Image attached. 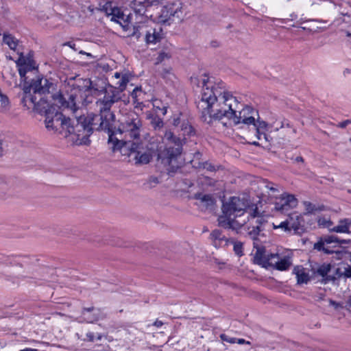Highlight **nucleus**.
I'll list each match as a JSON object with an SVG mask.
<instances>
[{"instance_id":"nucleus-1","label":"nucleus","mask_w":351,"mask_h":351,"mask_svg":"<svg viewBox=\"0 0 351 351\" xmlns=\"http://www.w3.org/2000/svg\"><path fill=\"white\" fill-rule=\"evenodd\" d=\"M191 82L202 87L201 99L197 107L204 122L212 124L226 117L232 120L234 125H255V121L259 118L258 111L249 106L238 110L239 101L226 89L222 81L215 82L204 75L201 80L191 77Z\"/></svg>"},{"instance_id":"nucleus-2","label":"nucleus","mask_w":351,"mask_h":351,"mask_svg":"<svg viewBox=\"0 0 351 351\" xmlns=\"http://www.w3.org/2000/svg\"><path fill=\"white\" fill-rule=\"evenodd\" d=\"M95 105L99 114L86 116L88 119V125L93 126L92 132L94 130L107 132L109 136L108 143L112 145V150L119 151L121 155L129 158V162H133L136 165L149 163L153 158L154 150L148 147L147 143L119 140L114 136L115 115L111 110L114 104H111L109 101H100L95 103Z\"/></svg>"},{"instance_id":"nucleus-3","label":"nucleus","mask_w":351,"mask_h":351,"mask_svg":"<svg viewBox=\"0 0 351 351\" xmlns=\"http://www.w3.org/2000/svg\"><path fill=\"white\" fill-rule=\"evenodd\" d=\"M66 90L65 95L57 94L53 95V105L59 108L71 109L77 112V104L87 105L92 102L90 95L97 98L95 103L100 101H109L115 104V100L119 98L118 91L114 86L108 84L102 79H78Z\"/></svg>"},{"instance_id":"nucleus-4","label":"nucleus","mask_w":351,"mask_h":351,"mask_svg":"<svg viewBox=\"0 0 351 351\" xmlns=\"http://www.w3.org/2000/svg\"><path fill=\"white\" fill-rule=\"evenodd\" d=\"M247 202L244 199L232 197L222 206L223 215L218 217V224L224 229L238 232L248 221V217H244Z\"/></svg>"},{"instance_id":"nucleus-5","label":"nucleus","mask_w":351,"mask_h":351,"mask_svg":"<svg viewBox=\"0 0 351 351\" xmlns=\"http://www.w3.org/2000/svg\"><path fill=\"white\" fill-rule=\"evenodd\" d=\"M93 126L88 125V119L84 115L75 116L72 121V125L69 122L68 130L65 131V136L73 134L77 145H88L90 142L89 137L92 134Z\"/></svg>"},{"instance_id":"nucleus-6","label":"nucleus","mask_w":351,"mask_h":351,"mask_svg":"<svg viewBox=\"0 0 351 351\" xmlns=\"http://www.w3.org/2000/svg\"><path fill=\"white\" fill-rule=\"evenodd\" d=\"M164 139L167 141L166 147L160 152L158 157L164 163L174 167L175 162L182 152V141L174 136L171 131L165 132Z\"/></svg>"},{"instance_id":"nucleus-7","label":"nucleus","mask_w":351,"mask_h":351,"mask_svg":"<svg viewBox=\"0 0 351 351\" xmlns=\"http://www.w3.org/2000/svg\"><path fill=\"white\" fill-rule=\"evenodd\" d=\"M143 125L139 115L135 112H130L124 117L118 128L119 134H124L125 138L134 140L139 138Z\"/></svg>"},{"instance_id":"nucleus-8","label":"nucleus","mask_w":351,"mask_h":351,"mask_svg":"<svg viewBox=\"0 0 351 351\" xmlns=\"http://www.w3.org/2000/svg\"><path fill=\"white\" fill-rule=\"evenodd\" d=\"M45 116L46 128L49 130H53L65 136V131L68 130L71 119L65 118L61 112H59L53 106L46 110Z\"/></svg>"},{"instance_id":"nucleus-9","label":"nucleus","mask_w":351,"mask_h":351,"mask_svg":"<svg viewBox=\"0 0 351 351\" xmlns=\"http://www.w3.org/2000/svg\"><path fill=\"white\" fill-rule=\"evenodd\" d=\"M274 228H280L286 232L293 231V234L301 235L305 231L303 217L297 213H293L278 226L274 224Z\"/></svg>"},{"instance_id":"nucleus-10","label":"nucleus","mask_w":351,"mask_h":351,"mask_svg":"<svg viewBox=\"0 0 351 351\" xmlns=\"http://www.w3.org/2000/svg\"><path fill=\"white\" fill-rule=\"evenodd\" d=\"M182 17V3L178 0L169 1L161 9L159 20L161 23H167L173 21L175 19L180 20Z\"/></svg>"},{"instance_id":"nucleus-11","label":"nucleus","mask_w":351,"mask_h":351,"mask_svg":"<svg viewBox=\"0 0 351 351\" xmlns=\"http://www.w3.org/2000/svg\"><path fill=\"white\" fill-rule=\"evenodd\" d=\"M272 203L274 205L275 210L283 213L295 208L298 201L293 195L284 193L278 197H274Z\"/></svg>"},{"instance_id":"nucleus-12","label":"nucleus","mask_w":351,"mask_h":351,"mask_svg":"<svg viewBox=\"0 0 351 351\" xmlns=\"http://www.w3.org/2000/svg\"><path fill=\"white\" fill-rule=\"evenodd\" d=\"M253 246L256 249L254 254V263L261 265L263 267H268L269 265H272L273 260L278 258V254H266L265 248L259 245L258 242H253Z\"/></svg>"},{"instance_id":"nucleus-13","label":"nucleus","mask_w":351,"mask_h":351,"mask_svg":"<svg viewBox=\"0 0 351 351\" xmlns=\"http://www.w3.org/2000/svg\"><path fill=\"white\" fill-rule=\"evenodd\" d=\"M330 5L333 7L334 14L343 16V21L351 22L349 13L350 5L348 2L343 0H330Z\"/></svg>"},{"instance_id":"nucleus-14","label":"nucleus","mask_w":351,"mask_h":351,"mask_svg":"<svg viewBox=\"0 0 351 351\" xmlns=\"http://www.w3.org/2000/svg\"><path fill=\"white\" fill-rule=\"evenodd\" d=\"M164 34L160 25H156L155 27L146 29L145 34V40L146 44H156L160 42L163 38Z\"/></svg>"},{"instance_id":"nucleus-15","label":"nucleus","mask_w":351,"mask_h":351,"mask_svg":"<svg viewBox=\"0 0 351 351\" xmlns=\"http://www.w3.org/2000/svg\"><path fill=\"white\" fill-rule=\"evenodd\" d=\"M256 131V136L258 140L269 141L268 136L265 132L268 130L269 125L265 121L260 120V117L255 121V125H253Z\"/></svg>"},{"instance_id":"nucleus-16","label":"nucleus","mask_w":351,"mask_h":351,"mask_svg":"<svg viewBox=\"0 0 351 351\" xmlns=\"http://www.w3.org/2000/svg\"><path fill=\"white\" fill-rule=\"evenodd\" d=\"M99 311L94 307L84 308L82 312V318L84 321L93 323L99 318Z\"/></svg>"},{"instance_id":"nucleus-17","label":"nucleus","mask_w":351,"mask_h":351,"mask_svg":"<svg viewBox=\"0 0 351 351\" xmlns=\"http://www.w3.org/2000/svg\"><path fill=\"white\" fill-rule=\"evenodd\" d=\"M351 227V218H346L340 219L339 224L330 228V231L339 233H350V228Z\"/></svg>"},{"instance_id":"nucleus-18","label":"nucleus","mask_w":351,"mask_h":351,"mask_svg":"<svg viewBox=\"0 0 351 351\" xmlns=\"http://www.w3.org/2000/svg\"><path fill=\"white\" fill-rule=\"evenodd\" d=\"M210 239L213 241V245L215 247H219L224 243L227 244L228 240L226 237L222 234L221 231L219 230H214L210 233Z\"/></svg>"},{"instance_id":"nucleus-19","label":"nucleus","mask_w":351,"mask_h":351,"mask_svg":"<svg viewBox=\"0 0 351 351\" xmlns=\"http://www.w3.org/2000/svg\"><path fill=\"white\" fill-rule=\"evenodd\" d=\"M52 86L53 84L49 82L47 79L42 78L35 84L34 87V92L40 94L49 93V88Z\"/></svg>"},{"instance_id":"nucleus-20","label":"nucleus","mask_w":351,"mask_h":351,"mask_svg":"<svg viewBox=\"0 0 351 351\" xmlns=\"http://www.w3.org/2000/svg\"><path fill=\"white\" fill-rule=\"evenodd\" d=\"M331 269V265L330 264H323L317 269V274L322 276L324 283H327L330 281H335L336 277L328 275Z\"/></svg>"},{"instance_id":"nucleus-21","label":"nucleus","mask_w":351,"mask_h":351,"mask_svg":"<svg viewBox=\"0 0 351 351\" xmlns=\"http://www.w3.org/2000/svg\"><path fill=\"white\" fill-rule=\"evenodd\" d=\"M273 264L269 265V267H274L276 269L284 271L289 268L291 265V261L289 257H284L279 260L278 257L273 260Z\"/></svg>"},{"instance_id":"nucleus-22","label":"nucleus","mask_w":351,"mask_h":351,"mask_svg":"<svg viewBox=\"0 0 351 351\" xmlns=\"http://www.w3.org/2000/svg\"><path fill=\"white\" fill-rule=\"evenodd\" d=\"M149 6L146 0H132L130 3L131 8L135 13L143 15L146 10V7Z\"/></svg>"},{"instance_id":"nucleus-23","label":"nucleus","mask_w":351,"mask_h":351,"mask_svg":"<svg viewBox=\"0 0 351 351\" xmlns=\"http://www.w3.org/2000/svg\"><path fill=\"white\" fill-rule=\"evenodd\" d=\"M293 273L296 275L297 281L299 284L307 283L310 279L308 274L302 267H295L293 269Z\"/></svg>"},{"instance_id":"nucleus-24","label":"nucleus","mask_w":351,"mask_h":351,"mask_svg":"<svg viewBox=\"0 0 351 351\" xmlns=\"http://www.w3.org/2000/svg\"><path fill=\"white\" fill-rule=\"evenodd\" d=\"M128 82V77L125 75H123L121 76L120 80L116 83L117 86H114V88L118 91V96L119 98L115 100V104L118 103L122 99V92L125 89Z\"/></svg>"},{"instance_id":"nucleus-25","label":"nucleus","mask_w":351,"mask_h":351,"mask_svg":"<svg viewBox=\"0 0 351 351\" xmlns=\"http://www.w3.org/2000/svg\"><path fill=\"white\" fill-rule=\"evenodd\" d=\"M335 274L338 278H351V266L342 265L336 269Z\"/></svg>"},{"instance_id":"nucleus-26","label":"nucleus","mask_w":351,"mask_h":351,"mask_svg":"<svg viewBox=\"0 0 351 351\" xmlns=\"http://www.w3.org/2000/svg\"><path fill=\"white\" fill-rule=\"evenodd\" d=\"M195 197L196 199L200 200L206 208L213 206L214 204V199L209 194L198 193L195 194Z\"/></svg>"},{"instance_id":"nucleus-27","label":"nucleus","mask_w":351,"mask_h":351,"mask_svg":"<svg viewBox=\"0 0 351 351\" xmlns=\"http://www.w3.org/2000/svg\"><path fill=\"white\" fill-rule=\"evenodd\" d=\"M172 53L169 47H165L158 53V56L156 58V64L161 63L165 60H169L171 58Z\"/></svg>"},{"instance_id":"nucleus-28","label":"nucleus","mask_w":351,"mask_h":351,"mask_svg":"<svg viewBox=\"0 0 351 351\" xmlns=\"http://www.w3.org/2000/svg\"><path fill=\"white\" fill-rule=\"evenodd\" d=\"M3 41L12 50H15L18 45V40L11 34H4Z\"/></svg>"},{"instance_id":"nucleus-29","label":"nucleus","mask_w":351,"mask_h":351,"mask_svg":"<svg viewBox=\"0 0 351 351\" xmlns=\"http://www.w3.org/2000/svg\"><path fill=\"white\" fill-rule=\"evenodd\" d=\"M345 24H350V25H343V28L348 27L347 29H346V34L348 36H351V22H346L343 21V16H341L340 17H336L335 20L333 21V24L336 26H340Z\"/></svg>"},{"instance_id":"nucleus-30","label":"nucleus","mask_w":351,"mask_h":351,"mask_svg":"<svg viewBox=\"0 0 351 351\" xmlns=\"http://www.w3.org/2000/svg\"><path fill=\"white\" fill-rule=\"evenodd\" d=\"M323 242H324V245H328L330 243H337V244H341V243H347L348 241L346 240H339V238L337 236L334 235H330V236H326L322 238H321Z\"/></svg>"},{"instance_id":"nucleus-31","label":"nucleus","mask_w":351,"mask_h":351,"mask_svg":"<svg viewBox=\"0 0 351 351\" xmlns=\"http://www.w3.org/2000/svg\"><path fill=\"white\" fill-rule=\"evenodd\" d=\"M265 187L268 190L267 191L268 193V195L269 196L271 200L273 202L274 200V197H278L276 193L280 192L278 189L275 186L274 184L269 182H266Z\"/></svg>"},{"instance_id":"nucleus-32","label":"nucleus","mask_w":351,"mask_h":351,"mask_svg":"<svg viewBox=\"0 0 351 351\" xmlns=\"http://www.w3.org/2000/svg\"><path fill=\"white\" fill-rule=\"evenodd\" d=\"M146 29L144 25L133 26V30L130 36L138 40L142 34H145Z\"/></svg>"},{"instance_id":"nucleus-33","label":"nucleus","mask_w":351,"mask_h":351,"mask_svg":"<svg viewBox=\"0 0 351 351\" xmlns=\"http://www.w3.org/2000/svg\"><path fill=\"white\" fill-rule=\"evenodd\" d=\"M110 10L112 12L108 13L109 16H111V21L119 22V19H122L123 18V14L118 8L114 7V8H110Z\"/></svg>"},{"instance_id":"nucleus-34","label":"nucleus","mask_w":351,"mask_h":351,"mask_svg":"<svg viewBox=\"0 0 351 351\" xmlns=\"http://www.w3.org/2000/svg\"><path fill=\"white\" fill-rule=\"evenodd\" d=\"M263 230L260 226H254L252 229H249L248 234L254 242H258L257 237L260 234V232Z\"/></svg>"},{"instance_id":"nucleus-35","label":"nucleus","mask_w":351,"mask_h":351,"mask_svg":"<svg viewBox=\"0 0 351 351\" xmlns=\"http://www.w3.org/2000/svg\"><path fill=\"white\" fill-rule=\"evenodd\" d=\"M314 249L318 251H323L325 254H332L334 252L333 250L325 246L324 242H323L322 239L314 244Z\"/></svg>"},{"instance_id":"nucleus-36","label":"nucleus","mask_w":351,"mask_h":351,"mask_svg":"<svg viewBox=\"0 0 351 351\" xmlns=\"http://www.w3.org/2000/svg\"><path fill=\"white\" fill-rule=\"evenodd\" d=\"M197 168L202 169H206V171H210V172H214L218 169V167L213 165L212 163H210L208 161H206L204 162H199Z\"/></svg>"},{"instance_id":"nucleus-37","label":"nucleus","mask_w":351,"mask_h":351,"mask_svg":"<svg viewBox=\"0 0 351 351\" xmlns=\"http://www.w3.org/2000/svg\"><path fill=\"white\" fill-rule=\"evenodd\" d=\"M0 112H5L9 109V99L8 97L5 95H0Z\"/></svg>"},{"instance_id":"nucleus-38","label":"nucleus","mask_w":351,"mask_h":351,"mask_svg":"<svg viewBox=\"0 0 351 351\" xmlns=\"http://www.w3.org/2000/svg\"><path fill=\"white\" fill-rule=\"evenodd\" d=\"M31 57H25L23 56V53H19V58L16 61V64L19 66H25L29 64L32 62Z\"/></svg>"},{"instance_id":"nucleus-39","label":"nucleus","mask_w":351,"mask_h":351,"mask_svg":"<svg viewBox=\"0 0 351 351\" xmlns=\"http://www.w3.org/2000/svg\"><path fill=\"white\" fill-rule=\"evenodd\" d=\"M86 338L83 339V341L93 342L95 339L101 340L102 335L99 333H97L95 335L92 332H88L86 333Z\"/></svg>"},{"instance_id":"nucleus-40","label":"nucleus","mask_w":351,"mask_h":351,"mask_svg":"<svg viewBox=\"0 0 351 351\" xmlns=\"http://www.w3.org/2000/svg\"><path fill=\"white\" fill-rule=\"evenodd\" d=\"M151 124L154 128H160L163 126V121L160 118L154 117L151 121Z\"/></svg>"},{"instance_id":"nucleus-41","label":"nucleus","mask_w":351,"mask_h":351,"mask_svg":"<svg viewBox=\"0 0 351 351\" xmlns=\"http://www.w3.org/2000/svg\"><path fill=\"white\" fill-rule=\"evenodd\" d=\"M234 251L238 256L243 255V244L241 242H234Z\"/></svg>"},{"instance_id":"nucleus-42","label":"nucleus","mask_w":351,"mask_h":351,"mask_svg":"<svg viewBox=\"0 0 351 351\" xmlns=\"http://www.w3.org/2000/svg\"><path fill=\"white\" fill-rule=\"evenodd\" d=\"M220 338L222 341H226V342H229L230 343H236V340L237 339L236 338H233V337H230L228 336H227L225 334H221L220 335Z\"/></svg>"},{"instance_id":"nucleus-43","label":"nucleus","mask_w":351,"mask_h":351,"mask_svg":"<svg viewBox=\"0 0 351 351\" xmlns=\"http://www.w3.org/2000/svg\"><path fill=\"white\" fill-rule=\"evenodd\" d=\"M95 347V350L96 351H108L109 349H110L109 346L107 345V344H106V345H103V344L96 345Z\"/></svg>"},{"instance_id":"nucleus-44","label":"nucleus","mask_w":351,"mask_h":351,"mask_svg":"<svg viewBox=\"0 0 351 351\" xmlns=\"http://www.w3.org/2000/svg\"><path fill=\"white\" fill-rule=\"evenodd\" d=\"M110 8H114V7H112V3L111 2H107L105 3V5L103 6V10L105 11L106 14L109 16V13L108 12H112L111 10H110Z\"/></svg>"},{"instance_id":"nucleus-45","label":"nucleus","mask_w":351,"mask_h":351,"mask_svg":"<svg viewBox=\"0 0 351 351\" xmlns=\"http://www.w3.org/2000/svg\"><path fill=\"white\" fill-rule=\"evenodd\" d=\"M182 130H184L185 132H186L188 134H191L192 132L193 128L191 125H188V123H183L182 125Z\"/></svg>"},{"instance_id":"nucleus-46","label":"nucleus","mask_w":351,"mask_h":351,"mask_svg":"<svg viewBox=\"0 0 351 351\" xmlns=\"http://www.w3.org/2000/svg\"><path fill=\"white\" fill-rule=\"evenodd\" d=\"M319 224H322V225H324L325 227L328 228H330V226H332V222L330 221V220L327 221L325 219H319Z\"/></svg>"},{"instance_id":"nucleus-47","label":"nucleus","mask_w":351,"mask_h":351,"mask_svg":"<svg viewBox=\"0 0 351 351\" xmlns=\"http://www.w3.org/2000/svg\"><path fill=\"white\" fill-rule=\"evenodd\" d=\"M304 204L306 207V210L308 213H312L315 210V206L313 205L311 202H304Z\"/></svg>"},{"instance_id":"nucleus-48","label":"nucleus","mask_w":351,"mask_h":351,"mask_svg":"<svg viewBox=\"0 0 351 351\" xmlns=\"http://www.w3.org/2000/svg\"><path fill=\"white\" fill-rule=\"evenodd\" d=\"M350 123H351V120H346L338 123L337 127L341 128H345Z\"/></svg>"},{"instance_id":"nucleus-49","label":"nucleus","mask_w":351,"mask_h":351,"mask_svg":"<svg viewBox=\"0 0 351 351\" xmlns=\"http://www.w3.org/2000/svg\"><path fill=\"white\" fill-rule=\"evenodd\" d=\"M259 214H260V213H259V211H258V208H257V207H256V208L254 209L253 212L251 213V215H251V217H252V218H256V217H258L260 216V215H259Z\"/></svg>"},{"instance_id":"nucleus-50","label":"nucleus","mask_w":351,"mask_h":351,"mask_svg":"<svg viewBox=\"0 0 351 351\" xmlns=\"http://www.w3.org/2000/svg\"><path fill=\"white\" fill-rule=\"evenodd\" d=\"M329 302H330V304L331 306H334V308L335 309H337L338 308L341 307V305L339 303H337V302H335V301H333L332 300H330Z\"/></svg>"},{"instance_id":"nucleus-51","label":"nucleus","mask_w":351,"mask_h":351,"mask_svg":"<svg viewBox=\"0 0 351 351\" xmlns=\"http://www.w3.org/2000/svg\"><path fill=\"white\" fill-rule=\"evenodd\" d=\"M236 343H237L239 344H243V343L248 344V345L250 344V341H245L244 339H237Z\"/></svg>"},{"instance_id":"nucleus-52","label":"nucleus","mask_w":351,"mask_h":351,"mask_svg":"<svg viewBox=\"0 0 351 351\" xmlns=\"http://www.w3.org/2000/svg\"><path fill=\"white\" fill-rule=\"evenodd\" d=\"M264 222L265 220L263 217H260V216L257 217V219L256 221V223H257L256 226H260L261 227Z\"/></svg>"},{"instance_id":"nucleus-53","label":"nucleus","mask_w":351,"mask_h":351,"mask_svg":"<svg viewBox=\"0 0 351 351\" xmlns=\"http://www.w3.org/2000/svg\"><path fill=\"white\" fill-rule=\"evenodd\" d=\"M126 332L128 335H131V334L136 335V334L140 333L139 331L137 329H136V328H132L130 330H127Z\"/></svg>"},{"instance_id":"nucleus-54","label":"nucleus","mask_w":351,"mask_h":351,"mask_svg":"<svg viewBox=\"0 0 351 351\" xmlns=\"http://www.w3.org/2000/svg\"><path fill=\"white\" fill-rule=\"evenodd\" d=\"M205 180L208 185L213 186L214 184L215 181L213 179L206 177Z\"/></svg>"},{"instance_id":"nucleus-55","label":"nucleus","mask_w":351,"mask_h":351,"mask_svg":"<svg viewBox=\"0 0 351 351\" xmlns=\"http://www.w3.org/2000/svg\"><path fill=\"white\" fill-rule=\"evenodd\" d=\"M162 0H146L147 5H149V6L152 5L155 3H159Z\"/></svg>"},{"instance_id":"nucleus-56","label":"nucleus","mask_w":351,"mask_h":351,"mask_svg":"<svg viewBox=\"0 0 351 351\" xmlns=\"http://www.w3.org/2000/svg\"><path fill=\"white\" fill-rule=\"evenodd\" d=\"M180 123V117L173 119V125L178 126Z\"/></svg>"},{"instance_id":"nucleus-57","label":"nucleus","mask_w":351,"mask_h":351,"mask_svg":"<svg viewBox=\"0 0 351 351\" xmlns=\"http://www.w3.org/2000/svg\"><path fill=\"white\" fill-rule=\"evenodd\" d=\"M154 325L156 326V327H160L163 325V323L161 321L156 320L154 322Z\"/></svg>"},{"instance_id":"nucleus-58","label":"nucleus","mask_w":351,"mask_h":351,"mask_svg":"<svg viewBox=\"0 0 351 351\" xmlns=\"http://www.w3.org/2000/svg\"><path fill=\"white\" fill-rule=\"evenodd\" d=\"M19 75H20L21 77L24 76V75H25V71H23L22 69H19Z\"/></svg>"},{"instance_id":"nucleus-59","label":"nucleus","mask_w":351,"mask_h":351,"mask_svg":"<svg viewBox=\"0 0 351 351\" xmlns=\"http://www.w3.org/2000/svg\"><path fill=\"white\" fill-rule=\"evenodd\" d=\"M295 161L296 162H304V159L302 156H298L296 157L295 158Z\"/></svg>"},{"instance_id":"nucleus-60","label":"nucleus","mask_w":351,"mask_h":351,"mask_svg":"<svg viewBox=\"0 0 351 351\" xmlns=\"http://www.w3.org/2000/svg\"><path fill=\"white\" fill-rule=\"evenodd\" d=\"M20 351H38L37 349H33V348H25L23 350H21Z\"/></svg>"},{"instance_id":"nucleus-61","label":"nucleus","mask_w":351,"mask_h":351,"mask_svg":"<svg viewBox=\"0 0 351 351\" xmlns=\"http://www.w3.org/2000/svg\"><path fill=\"white\" fill-rule=\"evenodd\" d=\"M282 127H283V124L282 123H280L279 125H277L276 127L274 128V130L276 131H278L279 130V128H281Z\"/></svg>"},{"instance_id":"nucleus-62","label":"nucleus","mask_w":351,"mask_h":351,"mask_svg":"<svg viewBox=\"0 0 351 351\" xmlns=\"http://www.w3.org/2000/svg\"><path fill=\"white\" fill-rule=\"evenodd\" d=\"M122 75L119 73H115L114 77L117 79H119L121 77Z\"/></svg>"},{"instance_id":"nucleus-63","label":"nucleus","mask_w":351,"mask_h":351,"mask_svg":"<svg viewBox=\"0 0 351 351\" xmlns=\"http://www.w3.org/2000/svg\"><path fill=\"white\" fill-rule=\"evenodd\" d=\"M150 180L153 181L155 183H158V178H151Z\"/></svg>"},{"instance_id":"nucleus-64","label":"nucleus","mask_w":351,"mask_h":351,"mask_svg":"<svg viewBox=\"0 0 351 351\" xmlns=\"http://www.w3.org/2000/svg\"><path fill=\"white\" fill-rule=\"evenodd\" d=\"M348 304L351 306V296L349 298L348 300Z\"/></svg>"}]
</instances>
